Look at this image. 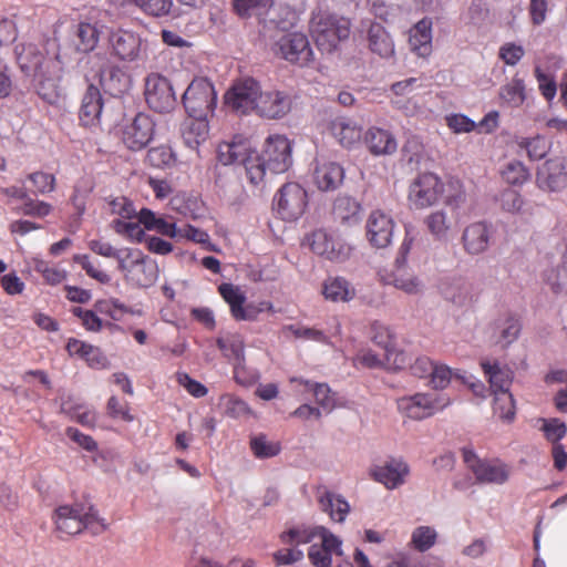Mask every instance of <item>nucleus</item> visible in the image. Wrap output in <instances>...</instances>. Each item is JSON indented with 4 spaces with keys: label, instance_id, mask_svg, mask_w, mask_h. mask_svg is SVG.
Masks as SVG:
<instances>
[{
    "label": "nucleus",
    "instance_id": "nucleus-1",
    "mask_svg": "<svg viewBox=\"0 0 567 567\" xmlns=\"http://www.w3.org/2000/svg\"><path fill=\"white\" fill-rule=\"evenodd\" d=\"M441 197L451 209H457L465 200L462 183L458 179L443 183L437 175L423 173L410 186L409 199L416 208L430 207Z\"/></svg>",
    "mask_w": 567,
    "mask_h": 567
},
{
    "label": "nucleus",
    "instance_id": "nucleus-2",
    "mask_svg": "<svg viewBox=\"0 0 567 567\" xmlns=\"http://www.w3.org/2000/svg\"><path fill=\"white\" fill-rule=\"evenodd\" d=\"M121 101L112 106L114 116L113 134L131 151L143 150L153 138L155 123L150 115L130 109L121 112Z\"/></svg>",
    "mask_w": 567,
    "mask_h": 567
},
{
    "label": "nucleus",
    "instance_id": "nucleus-3",
    "mask_svg": "<svg viewBox=\"0 0 567 567\" xmlns=\"http://www.w3.org/2000/svg\"><path fill=\"white\" fill-rule=\"evenodd\" d=\"M52 520L60 538L78 535L85 529L95 535L105 528L104 524L96 518V512L93 508L83 513V507L79 504L59 506L52 515Z\"/></svg>",
    "mask_w": 567,
    "mask_h": 567
},
{
    "label": "nucleus",
    "instance_id": "nucleus-4",
    "mask_svg": "<svg viewBox=\"0 0 567 567\" xmlns=\"http://www.w3.org/2000/svg\"><path fill=\"white\" fill-rule=\"evenodd\" d=\"M312 33L318 49L330 53L342 40L348 39L350 21L346 18L322 13L313 19Z\"/></svg>",
    "mask_w": 567,
    "mask_h": 567
},
{
    "label": "nucleus",
    "instance_id": "nucleus-5",
    "mask_svg": "<svg viewBox=\"0 0 567 567\" xmlns=\"http://www.w3.org/2000/svg\"><path fill=\"white\" fill-rule=\"evenodd\" d=\"M419 246L416 238L406 231L394 262V270L386 277L385 282L409 295L422 290L421 280L406 269L408 255Z\"/></svg>",
    "mask_w": 567,
    "mask_h": 567
},
{
    "label": "nucleus",
    "instance_id": "nucleus-6",
    "mask_svg": "<svg viewBox=\"0 0 567 567\" xmlns=\"http://www.w3.org/2000/svg\"><path fill=\"white\" fill-rule=\"evenodd\" d=\"M216 102L215 87L206 78H195L183 94V104L192 117H206L213 113Z\"/></svg>",
    "mask_w": 567,
    "mask_h": 567
},
{
    "label": "nucleus",
    "instance_id": "nucleus-7",
    "mask_svg": "<svg viewBox=\"0 0 567 567\" xmlns=\"http://www.w3.org/2000/svg\"><path fill=\"white\" fill-rule=\"evenodd\" d=\"M463 461L481 484H504L508 481L511 470L501 460L480 458L472 447L462 449Z\"/></svg>",
    "mask_w": 567,
    "mask_h": 567
},
{
    "label": "nucleus",
    "instance_id": "nucleus-8",
    "mask_svg": "<svg viewBox=\"0 0 567 567\" xmlns=\"http://www.w3.org/2000/svg\"><path fill=\"white\" fill-rule=\"evenodd\" d=\"M399 411L412 420H423L442 411L450 404V399L440 393H415L398 400Z\"/></svg>",
    "mask_w": 567,
    "mask_h": 567
},
{
    "label": "nucleus",
    "instance_id": "nucleus-9",
    "mask_svg": "<svg viewBox=\"0 0 567 567\" xmlns=\"http://www.w3.org/2000/svg\"><path fill=\"white\" fill-rule=\"evenodd\" d=\"M260 92L261 86L255 79H239L226 92L225 104L238 114L256 113Z\"/></svg>",
    "mask_w": 567,
    "mask_h": 567
},
{
    "label": "nucleus",
    "instance_id": "nucleus-10",
    "mask_svg": "<svg viewBox=\"0 0 567 567\" xmlns=\"http://www.w3.org/2000/svg\"><path fill=\"white\" fill-rule=\"evenodd\" d=\"M277 56L299 66H306L313 60V51L308 37L301 32H289L275 43Z\"/></svg>",
    "mask_w": 567,
    "mask_h": 567
},
{
    "label": "nucleus",
    "instance_id": "nucleus-11",
    "mask_svg": "<svg viewBox=\"0 0 567 567\" xmlns=\"http://www.w3.org/2000/svg\"><path fill=\"white\" fill-rule=\"evenodd\" d=\"M275 203L281 219L291 221L303 215L308 205V195L298 183H287L275 196Z\"/></svg>",
    "mask_w": 567,
    "mask_h": 567
},
{
    "label": "nucleus",
    "instance_id": "nucleus-12",
    "mask_svg": "<svg viewBox=\"0 0 567 567\" xmlns=\"http://www.w3.org/2000/svg\"><path fill=\"white\" fill-rule=\"evenodd\" d=\"M313 254L334 262H342L351 255V246L340 237L329 234L324 229H317L308 237Z\"/></svg>",
    "mask_w": 567,
    "mask_h": 567
},
{
    "label": "nucleus",
    "instance_id": "nucleus-13",
    "mask_svg": "<svg viewBox=\"0 0 567 567\" xmlns=\"http://www.w3.org/2000/svg\"><path fill=\"white\" fill-rule=\"evenodd\" d=\"M145 100L148 106L158 113L169 112L176 104L172 84L157 73H152L146 78Z\"/></svg>",
    "mask_w": 567,
    "mask_h": 567
},
{
    "label": "nucleus",
    "instance_id": "nucleus-14",
    "mask_svg": "<svg viewBox=\"0 0 567 567\" xmlns=\"http://www.w3.org/2000/svg\"><path fill=\"white\" fill-rule=\"evenodd\" d=\"M260 157L271 173H285L292 163L290 141L284 135H270Z\"/></svg>",
    "mask_w": 567,
    "mask_h": 567
},
{
    "label": "nucleus",
    "instance_id": "nucleus-15",
    "mask_svg": "<svg viewBox=\"0 0 567 567\" xmlns=\"http://www.w3.org/2000/svg\"><path fill=\"white\" fill-rule=\"evenodd\" d=\"M255 152L249 137L236 134L230 141L218 144L217 158L223 165L244 164Z\"/></svg>",
    "mask_w": 567,
    "mask_h": 567
},
{
    "label": "nucleus",
    "instance_id": "nucleus-16",
    "mask_svg": "<svg viewBox=\"0 0 567 567\" xmlns=\"http://www.w3.org/2000/svg\"><path fill=\"white\" fill-rule=\"evenodd\" d=\"M292 100L288 93L278 90L261 91L255 114L269 120H279L290 112Z\"/></svg>",
    "mask_w": 567,
    "mask_h": 567
},
{
    "label": "nucleus",
    "instance_id": "nucleus-17",
    "mask_svg": "<svg viewBox=\"0 0 567 567\" xmlns=\"http://www.w3.org/2000/svg\"><path fill=\"white\" fill-rule=\"evenodd\" d=\"M365 228L369 243L375 248H385L392 240L394 221L384 212L375 209L369 215Z\"/></svg>",
    "mask_w": 567,
    "mask_h": 567
},
{
    "label": "nucleus",
    "instance_id": "nucleus-18",
    "mask_svg": "<svg viewBox=\"0 0 567 567\" xmlns=\"http://www.w3.org/2000/svg\"><path fill=\"white\" fill-rule=\"evenodd\" d=\"M537 184L550 192L567 187V158L556 157L546 161L537 172Z\"/></svg>",
    "mask_w": 567,
    "mask_h": 567
},
{
    "label": "nucleus",
    "instance_id": "nucleus-19",
    "mask_svg": "<svg viewBox=\"0 0 567 567\" xmlns=\"http://www.w3.org/2000/svg\"><path fill=\"white\" fill-rule=\"evenodd\" d=\"M216 344L223 357L234 365V379L238 384L245 382L240 379L243 363H245V341L239 333H226L216 339Z\"/></svg>",
    "mask_w": 567,
    "mask_h": 567
},
{
    "label": "nucleus",
    "instance_id": "nucleus-20",
    "mask_svg": "<svg viewBox=\"0 0 567 567\" xmlns=\"http://www.w3.org/2000/svg\"><path fill=\"white\" fill-rule=\"evenodd\" d=\"M109 42L112 45L114 55L122 61H135L141 55L142 39L132 31L118 30L113 32Z\"/></svg>",
    "mask_w": 567,
    "mask_h": 567
},
{
    "label": "nucleus",
    "instance_id": "nucleus-21",
    "mask_svg": "<svg viewBox=\"0 0 567 567\" xmlns=\"http://www.w3.org/2000/svg\"><path fill=\"white\" fill-rule=\"evenodd\" d=\"M312 179L319 190L332 192L342 184L344 169L336 162H318L313 169Z\"/></svg>",
    "mask_w": 567,
    "mask_h": 567
},
{
    "label": "nucleus",
    "instance_id": "nucleus-22",
    "mask_svg": "<svg viewBox=\"0 0 567 567\" xmlns=\"http://www.w3.org/2000/svg\"><path fill=\"white\" fill-rule=\"evenodd\" d=\"M363 142L373 156H389L396 152L398 142L394 135L384 128L371 126L363 135Z\"/></svg>",
    "mask_w": 567,
    "mask_h": 567
},
{
    "label": "nucleus",
    "instance_id": "nucleus-23",
    "mask_svg": "<svg viewBox=\"0 0 567 567\" xmlns=\"http://www.w3.org/2000/svg\"><path fill=\"white\" fill-rule=\"evenodd\" d=\"M492 228L483 221L468 225L462 235L463 247L471 255L484 252L489 245Z\"/></svg>",
    "mask_w": 567,
    "mask_h": 567
},
{
    "label": "nucleus",
    "instance_id": "nucleus-24",
    "mask_svg": "<svg viewBox=\"0 0 567 567\" xmlns=\"http://www.w3.org/2000/svg\"><path fill=\"white\" fill-rule=\"evenodd\" d=\"M409 45L413 53L420 58H427L432 53V20L423 18L409 31Z\"/></svg>",
    "mask_w": 567,
    "mask_h": 567
},
{
    "label": "nucleus",
    "instance_id": "nucleus-25",
    "mask_svg": "<svg viewBox=\"0 0 567 567\" xmlns=\"http://www.w3.org/2000/svg\"><path fill=\"white\" fill-rule=\"evenodd\" d=\"M103 99L97 87L90 85L82 100L79 113L80 122L85 127H96L101 124Z\"/></svg>",
    "mask_w": 567,
    "mask_h": 567
},
{
    "label": "nucleus",
    "instance_id": "nucleus-26",
    "mask_svg": "<svg viewBox=\"0 0 567 567\" xmlns=\"http://www.w3.org/2000/svg\"><path fill=\"white\" fill-rule=\"evenodd\" d=\"M329 132L344 148H353L362 140V127L346 117H336L329 123Z\"/></svg>",
    "mask_w": 567,
    "mask_h": 567
},
{
    "label": "nucleus",
    "instance_id": "nucleus-27",
    "mask_svg": "<svg viewBox=\"0 0 567 567\" xmlns=\"http://www.w3.org/2000/svg\"><path fill=\"white\" fill-rule=\"evenodd\" d=\"M60 410L71 421H75L82 426L91 427L95 424V411L76 396L68 395L62 398Z\"/></svg>",
    "mask_w": 567,
    "mask_h": 567
},
{
    "label": "nucleus",
    "instance_id": "nucleus-28",
    "mask_svg": "<svg viewBox=\"0 0 567 567\" xmlns=\"http://www.w3.org/2000/svg\"><path fill=\"white\" fill-rule=\"evenodd\" d=\"M371 474L377 482L388 488H395L404 483V477L409 474V466L402 461L392 460L384 465L375 466Z\"/></svg>",
    "mask_w": 567,
    "mask_h": 567
},
{
    "label": "nucleus",
    "instance_id": "nucleus-29",
    "mask_svg": "<svg viewBox=\"0 0 567 567\" xmlns=\"http://www.w3.org/2000/svg\"><path fill=\"white\" fill-rule=\"evenodd\" d=\"M481 367L485 378L488 380L492 393L509 390L514 373L506 365H501L497 361H481Z\"/></svg>",
    "mask_w": 567,
    "mask_h": 567
},
{
    "label": "nucleus",
    "instance_id": "nucleus-30",
    "mask_svg": "<svg viewBox=\"0 0 567 567\" xmlns=\"http://www.w3.org/2000/svg\"><path fill=\"white\" fill-rule=\"evenodd\" d=\"M318 503L322 512L333 522L342 523L350 512V505L341 495L326 488L318 489Z\"/></svg>",
    "mask_w": 567,
    "mask_h": 567
},
{
    "label": "nucleus",
    "instance_id": "nucleus-31",
    "mask_svg": "<svg viewBox=\"0 0 567 567\" xmlns=\"http://www.w3.org/2000/svg\"><path fill=\"white\" fill-rule=\"evenodd\" d=\"M140 223L146 230L156 231L172 239L176 238L177 225L172 217L158 215L148 208H142L140 210Z\"/></svg>",
    "mask_w": 567,
    "mask_h": 567
},
{
    "label": "nucleus",
    "instance_id": "nucleus-32",
    "mask_svg": "<svg viewBox=\"0 0 567 567\" xmlns=\"http://www.w3.org/2000/svg\"><path fill=\"white\" fill-rule=\"evenodd\" d=\"M355 293V288L343 277H328L322 284L324 299L332 302H349Z\"/></svg>",
    "mask_w": 567,
    "mask_h": 567
},
{
    "label": "nucleus",
    "instance_id": "nucleus-33",
    "mask_svg": "<svg viewBox=\"0 0 567 567\" xmlns=\"http://www.w3.org/2000/svg\"><path fill=\"white\" fill-rule=\"evenodd\" d=\"M370 50L383 59H389L394 55V42L380 23H372L368 32Z\"/></svg>",
    "mask_w": 567,
    "mask_h": 567
},
{
    "label": "nucleus",
    "instance_id": "nucleus-34",
    "mask_svg": "<svg viewBox=\"0 0 567 567\" xmlns=\"http://www.w3.org/2000/svg\"><path fill=\"white\" fill-rule=\"evenodd\" d=\"M332 215L343 225H355L361 219V205L350 196H339L333 203Z\"/></svg>",
    "mask_w": 567,
    "mask_h": 567
},
{
    "label": "nucleus",
    "instance_id": "nucleus-35",
    "mask_svg": "<svg viewBox=\"0 0 567 567\" xmlns=\"http://www.w3.org/2000/svg\"><path fill=\"white\" fill-rule=\"evenodd\" d=\"M444 298L456 306H470L475 301V295L472 284L456 279L442 288Z\"/></svg>",
    "mask_w": 567,
    "mask_h": 567
},
{
    "label": "nucleus",
    "instance_id": "nucleus-36",
    "mask_svg": "<svg viewBox=\"0 0 567 567\" xmlns=\"http://www.w3.org/2000/svg\"><path fill=\"white\" fill-rule=\"evenodd\" d=\"M157 278V267L147 260V257L142 254L138 262L135 264L134 269L127 277V281L138 287H150Z\"/></svg>",
    "mask_w": 567,
    "mask_h": 567
},
{
    "label": "nucleus",
    "instance_id": "nucleus-37",
    "mask_svg": "<svg viewBox=\"0 0 567 567\" xmlns=\"http://www.w3.org/2000/svg\"><path fill=\"white\" fill-rule=\"evenodd\" d=\"M452 210L453 213L451 216H449L445 210H436L431 213L425 218L427 229L436 239L447 238L449 231L452 228L454 220L456 219L454 216L455 209Z\"/></svg>",
    "mask_w": 567,
    "mask_h": 567
},
{
    "label": "nucleus",
    "instance_id": "nucleus-38",
    "mask_svg": "<svg viewBox=\"0 0 567 567\" xmlns=\"http://www.w3.org/2000/svg\"><path fill=\"white\" fill-rule=\"evenodd\" d=\"M318 526L297 525L282 532L279 536L280 542L285 545L295 546L311 543L318 535Z\"/></svg>",
    "mask_w": 567,
    "mask_h": 567
},
{
    "label": "nucleus",
    "instance_id": "nucleus-39",
    "mask_svg": "<svg viewBox=\"0 0 567 567\" xmlns=\"http://www.w3.org/2000/svg\"><path fill=\"white\" fill-rule=\"evenodd\" d=\"M493 412L502 421L511 423L516 415V405L513 394L509 390L493 393Z\"/></svg>",
    "mask_w": 567,
    "mask_h": 567
},
{
    "label": "nucleus",
    "instance_id": "nucleus-40",
    "mask_svg": "<svg viewBox=\"0 0 567 567\" xmlns=\"http://www.w3.org/2000/svg\"><path fill=\"white\" fill-rule=\"evenodd\" d=\"M218 292L229 306L231 317L235 319L247 300L245 292L239 286L230 282H223L218 286Z\"/></svg>",
    "mask_w": 567,
    "mask_h": 567
},
{
    "label": "nucleus",
    "instance_id": "nucleus-41",
    "mask_svg": "<svg viewBox=\"0 0 567 567\" xmlns=\"http://www.w3.org/2000/svg\"><path fill=\"white\" fill-rule=\"evenodd\" d=\"M208 123L204 117H193L183 130V138L189 147H196L208 136Z\"/></svg>",
    "mask_w": 567,
    "mask_h": 567
},
{
    "label": "nucleus",
    "instance_id": "nucleus-42",
    "mask_svg": "<svg viewBox=\"0 0 567 567\" xmlns=\"http://www.w3.org/2000/svg\"><path fill=\"white\" fill-rule=\"evenodd\" d=\"M44 60V55L34 44L24 45L17 58L20 68L24 72L33 73L34 75H37L40 71Z\"/></svg>",
    "mask_w": 567,
    "mask_h": 567
},
{
    "label": "nucleus",
    "instance_id": "nucleus-43",
    "mask_svg": "<svg viewBox=\"0 0 567 567\" xmlns=\"http://www.w3.org/2000/svg\"><path fill=\"white\" fill-rule=\"evenodd\" d=\"M250 450L257 458H269L277 456L281 451V444L278 441L268 440L266 434H257L250 439Z\"/></svg>",
    "mask_w": 567,
    "mask_h": 567
},
{
    "label": "nucleus",
    "instance_id": "nucleus-44",
    "mask_svg": "<svg viewBox=\"0 0 567 567\" xmlns=\"http://www.w3.org/2000/svg\"><path fill=\"white\" fill-rule=\"evenodd\" d=\"M142 254L140 249L122 248L113 251L111 247H109V258L116 260L117 268L123 272L125 279H127L128 275L134 269L135 264L138 262Z\"/></svg>",
    "mask_w": 567,
    "mask_h": 567
},
{
    "label": "nucleus",
    "instance_id": "nucleus-45",
    "mask_svg": "<svg viewBox=\"0 0 567 567\" xmlns=\"http://www.w3.org/2000/svg\"><path fill=\"white\" fill-rule=\"evenodd\" d=\"M499 97L512 107L520 106L525 99V83L522 79L514 78L509 83L502 86Z\"/></svg>",
    "mask_w": 567,
    "mask_h": 567
},
{
    "label": "nucleus",
    "instance_id": "nucleus-46",
    "mask_svg": "<svg viewBox=\"0 0 567 567\" xmlns=\"http://www.w3.org/2000/svg\"><path fill=\"white\" fill-rule=\"evenodd\" d=\"M501 176L507 184L520 186L529 179L530 174L520 161L512 159L504 165Z\"/></svg>",
    "mask_w": 567,
    "mask_h": 567
},
{
    "label": "nucleus",
    "instance_id": "nucleus-47",
    "mask_svg": "<svg viewBox=\"0 0 567 567\" xmlns=\"http://www.w3.org/2000/svg\"><path fill=\"white\" fill-rule=\"evenodd\" d=\"M219 404L223 405L225 415L231 419L246 417L251 414V409L247 402L235 394H223L219 398Z\"/></svg>",
    "mask_w": 567,
    "mask_h": 567
},
{
    "label": "nucleus",
    "instance_id": "nucleus-48",
    "mask_svg": "<svg viewBox=\"0 0 567 567\" xmlns=\"http://www.w3.org/2000/svg\"><path fill=\"white\" fill-rule=\"evenodd\" d=\"M32 266L34 271L40 274L45 281V284L55 286L61 284L66 278V271L58 268L56 266L51 265L49 261L32 258Z\"/></svg>",
    "mask_w": 567,
    "mask_h": 567
},
{
    "label": "nucleus",
    "instance_id": "nucleus-49",
    "mask_svg": "<svg viewBox=\"0 0 567 567\" xmlns=\"http://www.w3.org/2000/svg\"><path fill=\"white\" fill-rule=\"evenodd\" d=\"M145 162L155 168L171 167L176 162V156L167 145H159L147 151Z\"/></svg>",
    "mask_w": 567,
    "mask_h": 567
},
{
    "label": "nucleus",
    "instance_id": "nucleus-50",
    "mask_svg": "<svg viewBox=\"0 0 567 567\" xmlns=\"http://www.w3.org/2000/svg\"><path fill=\"white\" fill-rule=\"evenodd\" d=\"M281 332L285 337L291 334L296 339L309 340L319 343L328 342L326 333L316 328H309L300 324H287L282 327Z\"/></svg>",
    "mask_w": 567,
    "mask_h": 567
},
{
    "label": "nucleus",
    "instance_id": "nucleus-51",
    "mask_svg": "<svg viewBox=\"0 0 567 567\" xmlns=\"http://www.w3.org/2000/svg\"><path fill=\"white\" fill-rule=\"evenodd\" d=\"M136 221L132 219L116 218L112 221V226L118 234L126 235L127 237L135 239L137 241H144V237H146L147 235L141 227L142 223H140V212L136 213Z\"/></svg>",
    "mask_w": 567,
    "mask_h": 567
},
{
    "label": "nucleus",
    "instance_id": "nucleus-52",
    "mask_svg": "<svg viewBox=\"0 0 567 567\" xmlns=\"http://www.w3.org/2000/svg\"><path fill=\"white\" fill-rule=\"evenodd\" d=\"M291 382H299L305 384V386L313 392L316 402L321 405L323 409H332L334 405V398L331 395L330 388L327 383H315L312 384L310 381H303L298 378H292Z\"/></svg>",
    "mask_w": 567,
    "mask_h": 567
},
{
    "label": "nucleus",
    "instance_id": "nucleus-53",
    "mask_svg": "<svg viewBox=\"0 0 567 567\" xmlns=\"http://www.w3.org/2000/svg\"><path fill=\"white\" fill-rule=\"evenodd\" d=\"M132 86L131 75L120 69H112L109 75V95L120 97Z\"/></svg>",
    "mask_w": 567,
    "mask_h": 567
},
{
    "label": "nucleus",
    "instance_id": "nucleus-54",
    "mask_svg": "<svg viewBox=\"0 0 567 567\" xmlns=\"http://www.w3.org/2000/svg\"><path fill=\"white\" fill-rule=\"evenodd\" d=\"M275 312L274 305L270 301L262 300L259 302L245 301L244 307L236 316V321H256L262 312Z\"/></svg>",
    "mask_w": 567,
    "mask_h": 567
},
{
    "label": "nucleus",
    "instance_id": "nucleus-55",
    "mask_svg": "<svg viewBox=\"0 0 567 567\" xmlns=\"http://www.w3.org/2000/svg\"><path fill=\"white\" fill-rule=\"evenodd\" d=\"M437 534L434 528L430 526L416 527L411 536L412 546L423 553L429 550L436 542Z\"/></svg>",
    "mask_w": 567,
    "mask_h": 567
},
{
    "label": "nucleus",
    "instance_id": "nucleus-56",
    "mask_svg": "<svg viewBox=\"0 0 567 567\" xmlns=\"http://www.w3.org/2000/svg\"><path fill=\"white\" fill-rule=\"evenodd\" d=\"M243 165L246 169V176L251 184L258 185L264 181L268 167L265 165V161L261 159L257 152H255V154L251 155Z\"/></svg>",
    "mask_w": 567,
    "mask_h": 567
},
{
    "label": "nucleus",
    "instance_id": "nucleus-57",
    "mask_svg": "<svg viewBox=\"0 0 567 567\" xmlns=\"http://www.w3.org/2000/svg\"><path fill=\"white\" fill-rule=\"evenodd\" d=\"M173 0H143L138 9L146 16L163 18L171 13Z\"/></svg>",
    "mask_w": 567,
    "mask_h": 567
},
{
    "label": "nucleus",
    "instance_id": "nucleus-58",
    "mask_svg": "<svg viewBox=\"0 0 567 567\" xmlns=\"http://www.w3.org/2000/svg\"><path fill=\"white\" fill-rule=\"evenodd\" d=\"M534 74L542 95L547 102H551L557 93V83L555 78L545 73L539 66H535Z\"/></svg>",
    "mask_w": 567,
    "mask_h": 567
},
{
    "label": "nucleus",
    "instance_id": "nucleus-59",
    "mask_svg": "<svg viewBox=\"0 0 567 567\" xmlns=\"http://www.w3.org/2000/svg\"><path fill=\"white\" fill-rule=\"evenodd\" d=\"M371 339L377 346L381 347L384 352L392 353L391 347L395 344V340L388 327L375 321L371 324Z\"/></svg>",
    "mask_w": 567,
    "mask_h": 567
},
{
    "label": "nucleus",
    "instance_id": "nucleus-60",
    "mask_svg": "<svg viewBox=\"0 0 567 567\" xmlns=\"http://www.w3.org/2000/svg\"><path fill=\"white\" fill-rule=\"evenodd\" d=\"M519 145L527 151L528 157L533 161L542 159L549 150L547 141L542 136L523 138Z\"/></svg>",
    "mask_w": 567,
    "mask_h": 567
},
{
    "label": "nucleus",
    "instance_id": "nucleus-61",
    "mask_svg": "<svg viewBox=\"0 0 567 567\" xmlns=\"http://www.w3.org/2000/svg\"><path fill=\"white\" fill-rule=\"evenodd\" d=\"M28 179L35 187L37 194H49L55 189V176L53 174H49L42 171L33 172L28 175Z\"/></svg>",
    "mask_w": 567,
    "mask_h": 567
},
{
    "label": "nucleus",
    "instance_id": "nucleus-62",
    "mask_svg": "<svg viewBox=\"0 0 567 567\" xmlns=\"http://www.w3.org/2000/svg\"><path fill=\"white\" fill-rule=\"evenodd\" d=\"M542 430L547 441L551 442L553 445L560 444L559 441L565 437L567 433L566 424L559 419L543 420Z\"/></svg>",
    "mask_w": 567,
    "mask_h": 567
},
{
    "label": "nucleus",
    "instance_id": "nucleus-63",
    "mask_svg": "<svg viewBox=\"0 0 567 567\" xmlns=\"http://www.w3.org/2000/svg\"><path fill=\"white\" fill-rule=\"evenodd\" d=\"M52 212V205L43 202L33 199L28 195V198L24 199L22 206L18 210V213H21L27 216L43 218L48 216Z\"/></svg>",
    "mask_w": 567,
    "mask_h": 567
},
{
    "label": "nucleus",
    "instance_id": "nucleus-64",
    "mask_svg": "<svg viewBox=\"0 0 567 567\" xmlns=\"http://www.w3.org/2000/svg\"><path fill=\"white\" fill-rule=\"evenodd\" d=\"M498 327L501 328V337L497 342L503 346H508L514 342L518 338L522 329L519 320L514 317H508Z\"/></svg>",
    "mask_w": 567,
    "mask_h": 567
}]
</instances>
